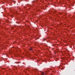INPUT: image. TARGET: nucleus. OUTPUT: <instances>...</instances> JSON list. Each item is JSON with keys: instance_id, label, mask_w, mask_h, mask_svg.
Returning a JSON list of instances; mask_svg holds the SVG:
<instances>
[{"instance_id": "nucleus-4", "label": "nucleus", "mask_w": 75, "mask_h": 75, "mask_svg": "<svg viewBox=\"0 0 75 75\" xmlns=\"http://www.w3.org/2000/svg\"><path fill=\"white\" fill-rule=\"evenodd\" d=\"M43 41H44V40H43Z\"/></svg>"}, {"instance_id": "nucleus-3", "label": "nucleus", "mask_w": 75, "mask_h": 75, "mask_svg": "<svg viewBox=\"0 0 75 75\" xmlns=\"http://www.w3.org/2000/svg\"><path fill=\"white\" fill-rule=\"evenodd\" d=\"M6 22H7V23H8V21H6Z\"/></svg>"}, {"instance_id": "nucleus-1", "label": "nucleus", "mask_w": 75, "mask_h": 75, "mask_svg": "<svg viewBox=\"0 0 75 75\" xmlns=\"http://www.w3.org/2000/svg\"><path fill=\"white\" fill-rule=\"evenodd\" d=\"M40 72L41 73V74L42 75H44V73L43 72H42V71H40Z\"/></svg>"}, {"instance_id": "nucleus-2", "label": "nucleus", "mask_w": 75, "mask_h": 75, "mask_svg": "<svg viewBox=\"0 0 75 75\" xmlns=\"http://www.w3.org/2000/svg\"><path fill=\"white\" fill-rule=\"evenodd\" d=\"M33 47H31L30 49V51H31V50H33Z\"/></svg>"}]
</instances>
